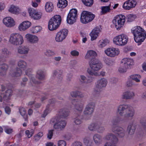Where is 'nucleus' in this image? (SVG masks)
I'll list each match as a JSON object with an SVG mask.
<instances>
[{"label":"nucleus","mask_w":146,"mask_h":146,"mask_svg":"<svg viewBox=\"0 0 146 146\" xmlns=\"http://www.w3.org/2000/svg\"><path fill=\"white\" fill-rule=\"evenodd\" d=\"M19 112L21 115L23 117L25 120H26L27 118V115L25 109L23 108H19Z\"/></svg>","instance_id":"obj_42"},{"label":"nucleus","mask_w":146,"mask_h":146,"mask_svg":"<svg viewBox=\"0 0 146 146\" xmlns=\"http://www.w3.org/2000/svg\"><path fill=\"white\" fill-rule=\"evenodd\" d=\"M137 124L133 121L130 123L127 127V131L129 134L131 135L134 133L136 128Z\"/></svg>","instance_id":"obj_21"},{"label":"nucleus","mask_w":146,"mask_h":146,"mask_svg":"<svg viewBox=\"0 0 146 146\" xmlns=\"http://www.w3.org/2000/svg\"><path fill=\"white\" fill-rule=\"evenodd\" d=\"M41 29V27L39 26L33 27L31 30L32 33H35L40 32Z\"/></svg>","instance_id":"obj_53"},{"label":"nucleus","mask_w":146,"mask_h":146,"mask_svg":"<svg viewBox=\"0 0 146 146\" xmlns=\"http://www.w3.org/2000/svg\"><path fill=\"white\" fill-rule=\"evenodd\" d=\"M83 3L86 6L91 7L93 4V0H82Z\"/></svg>","instance_id":"obj_52"},{"label":"nucleus","mask_w":146,"mask_h":146,"mask_svg":"<svg viewBox=\"0 0 146 146\" xmlns=\"http://www.w3.org/2000/svg\"><path fill=\"white\" fill-rule=\"evenodd\" d=\"M136 17L135 15L129 14L127 15L126 17L127 22H131L134 21Z\"/></svg>","instance_id":"obj_51"},{"label":"nucleus","mask_w":146,"mask_h":146,"mask_svg":"<svg viewBox=\"0 0 146 146\" xmlns=\"http://www.w3.org/2000/svg\"><path fill=\"white\" fill-rule=\"evenodd\" d=\"M1 54L3 56V58H0V61L4 60L5 58L8 57L11 54V52L7 49L3 48L1 50Z\"/></svg>","instance_id":"obj_25"},{"label":"nucleus","mask_w":146,"mask_h":146,"mask_svg":"<svg viewBox=\"0 0 146 146\" xmlns=\"http://www.w3.org/2000/svg\"><path fill=\"white\" fill-rule=\"evenodd\" d=\"M129 106L127 104H123L119 105L117 108V111L120 115L122 116L124 113V111L126 110Z\"/></svg>","instance_id":"obj_26"},{"label":"nucleus","mask_w":146,"mask_h":146,"mask_svg":"<svg viewBox=\"0 0 146 146\" xmlns=\"http://www.w3.org/2000/svg\"><path fill=\"white\" fill-rule=\"evenodd\" d=\"M3 22L7 27H11L15 24V23L13 19L10 17H7L4 18Z\"/></svg>","instance_id":"obj_22"},{"label":"nucleus","mask_w":146,"mask_h":146,"mask_svg":"<svg viewBox=\"0 0 146 146\" xmlns=\"http://www.w3.org/2000/svg\"><path fill=\"white\" fill-rule=\"evenodd\" d=\"M71 146H83L82 143L78 141H76L72 143Z\"/></svg>","instance_id":"obj_64"},{"label":"nucleus","mask_w":146,"mask_h":146,"mask_svg":"<svg viewBox=\"0 0 146 146\" xmlns=\"http://www.w3.org/2000/svg\"><path fill=\"white\" fill-rule=\"evenodd\" d=\"M135 113V110L132 107L129 106L126 110V113L124 114L125 117L132 118L134 116Z\"/></svg>","instance_id":"obj_24"},{"label":"nucleus","mask_w":146,"mask_h":146,"mask_svg":"<svg viewBox=\"0 0 146 146\" xmlns=\"http://www.w3.org/2000/svg\"><path fill=\"white\" fill-rule=\"evenodd\" d=\"M110 5L109 6H102L101 7V13L102 14H104L110 11Z\"/></svg>","instance_id":"obj_47"},{"label":"nucleus","mask_w":146,"mask_h":146,"mask_svg":"<svg viewBox=\"0 0 146 146\" xmlns=\"http://www.w3.org/2000/svg\"><path fill=\"white\" fill-rule=\"evenodd\" d=\"M77 10L75 9H72L70 10L67 18L68 23L72 24L75 22L77 18Z\"/></svg>","instance_id":"obj_11"},{"label":"nucleus","mask_w":146,"mask_h":146,"mask_svg":"<svg viewBox=\"0 0 146 146\" xmlns=\"http://www.w3.org/2000/svg\"><path fill=\"white\" fill-rule=\"evenodd\" d=\"M45 73L44 71L41 69H39L36 72V77L40 80H43L45 79Z\"/></svg>","instance_id":"obj_27"},{"label":"nucleus","mask_w":146,"mask_h":146,"mask_svg":"<svg viewBox=\"0 0 146 146\" xmlns=\"http://www.w3.org/2000/svg\"><path fill=\"white\" fill-rule=\"evenodd\" d=\"M50 105L48 104L47 105L45 110L44 111L43 114L42 115V117H45L50 112Z\"/></svg>","instance_id":"obj_56"},{"label":"nucleus","mask_w":146,"mask_h":146,"mask_svg":"<svg viewBox=\"0 0 146 146\" xmlns=\"http://www.w3.org/2000/svg\"><path fill=\"white\" fill-rule=\"evenodd\" d=\"M22 71L20 68H17L13 73V76L16 77L20 76L22 74Z\"/></svg>","instance_id":"obj_49"},{"label":"nucleus","mask_w":146,"mask_h":146,"mask_svg":"<svg viewBox=\"0 0 146 146\" xmlns=\"http://www.w3.org/2000/svg\"><path fill=\"white\" fill-rule=\"evenodd\" d=\"M95 108V104L94 102H89L86 106L83 112L84 115L86 117V119H89L93 113Z\"/></svg>","instance_id":"obj_9"},{"label":"nucleus","mask_w":146,"mask_h":146,"mask_svg":"<svg viewBox=\"0 0 146 146\" xmlns=\"http://www.w3.org/2000/svg\"><path fill=\"white\" fill-rule=\"evenodd\" d=\"M140 123L141 125L143 127V128H146V117H143L141 118L140 120Z\"/></svg>","instance_id":"obj_58"},{"label":"nucleus","mask_w":146,"mask_h":146,"mask_svg":"<svg viewBox=\"0 0 146 146\" xmlns=\"http://www.w3.org/2000/svg\"><path fill=\"white\" fill-rule=\"evenodd\" d=\"M134 39L137 43L143 42L146 38V33L140 27L137 26L133 28L131 30Z\"/></svg>","instance_id":"obj_2"},{"label":"nucleus","mask_w":146,"mask_h":146,"mask_svg":"<svg viewBox=\"0 0 146 146\" xmlns=\"http://www.w3.org/2000/svg\"><path fill=\"white\" fill-rule=\"evenodd\" d=\"M121 120V118L120 116H117L113 118L111 121L112 124V127H115V125L118 124Z\"/></svg>","instance_id":"obj_40"},{"label":"nucleus","mask_w":146,"mask_h":146,"mask_svg":"<svg viewBox=\"0 0 146 146\" xmlns=\"http://www.w3.org/2000/svg\"><path fill=\"white\" fill-rule=\"evenodd\" d=\"M105 138L106 140H110L113 143L108 142L106 143L104 146H115L114 144L117 143L118 141L117 137L112 133L108 134L105 136Z\"/></svg>","instance_id":"obj_13"},{"label":"nucleus","mask_w":146,"mask_h":146,"mask_svg":"<svg viewBox=\"0 0 146 146\" xmlns=\"http://www.w3.org/2000/svg\"><path fill=\"white\" fill-rule=\"evenodd\" d=\"M45 9L47 13H50L53 10L54 6L52 3L48 2L46 3L45 5Z\"/></svg>","instance_id":"obj_30"},{"label":"nucleus","mask_w":146,"mask_h":146,"mask_svg":"<svg viewBox=\"0 0 146 146\" xmlns=\"http://www.w3.org/2000/svg\"><path fill=\"white\" fill-rule=\"evenodd\" d=\"M80 81L82 83H84L86 82V83H91L92 81L94 79L93 78L91 77L89 78L87 80V82H86V78L84 76L81 75L80 76Z\"/></svg>","instance_id":"obj_35"},{"label":"nucleus","mask_w":146,"mask_h":146,"mask_svg":"<svg viewBox=\"0 0 146 146\" xmlns=\"http://www.w3.org/2000/svg\"><path fill=\"white\" fill-rule=\"evenodd\" d=\"M80 115L79 114L78 116L74 118V122L77 125H80L82 122V119L80 118Z\"/></svg>","instance_id":"obj_48"},{"label":"nucleus","mask_w":146,"mask_h":146,"mask_svg":"<svg viewBox=\"0 0 146 146\" xmlns=\"http://www.w3.org/2000/svg\"><path fill=\"white\" fill-rule=\"evenodd\" d=\"M28 76L29 77L30 80L35 84H39L41 83L40 81L36 80L32 74L29 73V75H28Z\"/></svg>","instance_id":"obj_54"},{"label":"nucleus","mask_w":146,"mask_h":146,"mask_svg":"<svg viewBox=\"0 0 146 146\" xmlns=\"http://www.w3.org/2000/svg\"><path fill=\"white\" fill-rule=\"evenodd\" d=\"M105 130V127L102 124L100 123H98L96 131L98 133H102Z\"/></svg>","instance_id":"obj_46"},{"label":"nucleus","mask_w":146,"mask_h":146,"mask_svg":"<svg viewBox=\"0 0 146 146\" xmlns=\"http://www.w3.org/2000/svg\"><path fill=\"white\" fill-rule=\"evenodd\" d=\"M121 62L122 64L118 68L119 71L121 73L126 72L127 70L130 68L133 64V60L127 58L123 59L121 61Z\"/></svg>","instance_id":"obj_5"},{"label":"nucleus","mask_w":146,"mask_h":146,"mask_svg":"<svg viewBox=\"0 0 146 146\" xmlns=\"http://www.w3.org/2000/svg\"><path fill=\"white\" fill-rule=\"evenodd\" d=\"M61 22V17L59 15H55L52 17L48 22V27L50 31L56 30L60 25Z\"/></svg>","instance_id":"obj_3"},{"label":"nucleus","mask_w":146,"mask_h":146,"mask_svg":"<svg viewBox=\"0 0 146 146\" xmlns=\"http://www.w3.org/2000/svg\"><path fill=\"white\" fill-rule=\"evenodd\" d=\"M68 5V1L66 0H58L57 6L59 8H64Z\"/></svg>","instance_id":"obj_36"},{"label":"nucleus","mask_w":146,"mask_h":146,"mask_svg":"<svg viewBox=\"0 0 146 146\" xmlns=\"http://www.w3.org/2000/svg\"><path fill=\"white\" fill-rule=\"evenodd\" d=\"M105 52L107 55L111 57H113L119 53V51L118 49L113 48H107L105 51Z\"/></svg>","instance_id":"obj_17"},{"label":"nucleus","mask_w":146,"mask_h":146,"mask_svg":"<svg viewBox=\"0 0 146 146\" xmlns=\"http://www.w3.org/2000/svg\"><path fill=\"white\" fill-rule=\"evenodd\" d=\"M9 11L11 13L17 14L19 13L20 9L18 7L12 5L9 9Z\"/></svg>","instance_id":"obj_31"},{"label":"nucleus","mask_w":146,"mask_h":146,"mask_svg":"<svg viewBox=\"0 0 146 146\" xmlns=\"http://www.w3.org/2000/svg\"><path fill=\"white\" fill-rule=\"evenodd\" d=\"M62 73V71L61 70H59L58 71L55 70L53 72V76L54 77L56 76L57 78L61 79L63 77Z\"/></svg>","instance_id":"obj_38"},{"label":"nucleus","mask_w":146,"mask_h":146,"mask_svg":"<svg viewBox=\"0 0 146 146\" xmlns=\"http://www.w3.org/2000/svg\"><path fill=\"white\" fill-rule=\"evenodd\" d=\"M68 31L66 29H61L58 32L55 38V41L57 42H62L67 36Z\"/></svg>","instance_id":"obj_12"},{"label":"nucleus","mask_w":146,"mask_h":146,"mask_svg":"<svg viewBox=\"0 0 146 146\" xmlns=\"http://www.w3.org/2000/svg\"><path fill=\"white\" fill-rule=\"evenodd\" d=\"M12 91L11 90L9 89L6 90L5 93L2 94L3 96V99L5 100H7L10 99V97L12 94Z\"/></svg>","instance_id":"obj_32"},{"label":"nucleus","mask_w":146,"mask_h":146,"mask_svg":"<svg viewBox=\"0 0 146 146\" xmlns=\"http://www.w3.org/2000/svg\"><path fill=\"white\" fill-rule=\"evenodd\" d=\"M113 42L115 44L122 46L126 44L128 41V38L124 34H121L116 36L113 39Z\"/></svg>","instance_id":"obj_6"},{"label":"nucleus","mask_w":146,"mask_h":146,"mask_svg":"<svg viewBox=\"0 0 146 146\" xmlns=\"http://www.w3.org/2000/svg\"><path fill=\"white\" fill-rule=\"evenodd\" d=\"M98 123H94L88 126V129L91 131H96Z\"/></svg>","instance_id":"obj_50"},{"label":"nucleus","mask_w":146,"mask_h":146,"mask_svg":"<svg viewBox=\"0 0 146 146\" xmlns=\"http://www.w3.org/2000/svg\"><path fill=\"white\" fill-rule=\"evenodd\" d=\"M136 3L134 0H128L123 4V8L126 10H129L131 8L134 7L136 5Z\"/></svg>","instance_id":"obj_20"},{"label":"nucleus","mask_w":146,"mask_h":146,"mask_svg":"<svg viewBox=\"0 0 146 146\" xmlns=\"http://www.w3.org/2000/svg\"><path fill=\"white\" fill-rule=\"evenodd\" d=\"M79 93V91H74L71 92L70 93V95L72 97L76 98L78 96V94Z\"/></svg>","instance_id":"obj_59"},{"label":"nucleus","mask_w":146,"mask_h":146,"mask_svg":"<svg viewBox=\"0 0 146 146\" xmlns=\"http://www.w3.org/2000/svg\"><path fill=\"white\" fill-rule=\"evenodd\" d=\"M66 123L64 120H61L59 119V121L57 123L54 124V127L57 130H61L64 128Z\"/></svg>","instance_id":"obj_19"},{"label":"nucleus","mask_w":146,"mask_h":146,"mask_svg":"<svg viewBox=\"0 0 146 146\" xmlns=\"http://www.w3.org/2000/svg\"><path fill=\"white\" fill-rule=\"evenodd\" d=\"M20 31H24L27 29V21H25L21 23L18 27Z\"/></svg>","instance_id":"obj_34"},{"label":"nucleus","mask_w":146,"mask_h":146,"mask_svg":"<svg viewBox=\"0 0 146 146\" xmlns=\"http://www.w3.org/2000/svg\"><path fill=\"white\" fill-rule=\"evenodd\" d=\"M89 64L90 69H88L87 70L88 74L92 76H99V74L98 71L102 68V63L98 60L93 59L89 62Z\"/></svg>","instance_id":"obj_1"},{"label":"nucleus","mask_w":146,"mask_h":146,"mask_svg":"<svg viewBox=\"0 0 146 146\" xmlns=\"http://www.w3.org/2000/svg\"><path fill=\"white\" fill-rule=\"evenodd\" d=\"M101 31L100 29L98 27L93 29L90 34L92 41L96 40L98 36Z\"/></svg>","instance_id":"obj_23"},{"label":"nucleus","mask_w":146,"mask_h":146,"mask_svg":"<svg viewBox=\"0 0 146 146\" xmlns=\"http://www.w3.org/2000/svg\"><path fill=\"white\" fill-rule=\"evenodd\" d=\"M72 103L74 106L75 109L78 111L79 113L82 112L84 108V104L82 103L79 102L78 100L76 99L73 100Z\"/></svg>","instance_id":"obj_16"},{"label":"nucleus","mask_w":146,"mask_h":146,"mask_svg":"<svg viewBox=\"0 0 146 146\" xmlns=\"http://www.w3.org/2000/svg\"><path fill=\"white\" fill-rule=\"evenodd\" d=\"M59 119L58 117L53 118L50 120V123L52 124L54 123H57V121L58 122V121H59Z\"/></svg>","instance_id":"obj_61"},{"label":"nucleus","mask_w":146,"mask_h":146,"mask_svg":"<svg viewBox=\"0 0 146 146\" xmlns=\"http://www.w3.org/2000/svg\"><path fill=\"white\" fill-rule=\"evenodd\" d=\"M111 130L119 138H122L125 135V131L122 127L119 126L112 127Z\"/></svg>","instance_id":"obj_15"},{"label":"nucleus","mask_w":146,"mask_h":146,"mask_svg":"<svg viewBox=\"0 0 146 146\" xmlns=\"http://www.w3.org/2000/svg\"><path fill=\"white\" fill-rule=\"evenodd\" d=\"M93 139L95 143L99 144L102 140V137L100 135L95 134L93 136Z\"/></svg>","instance_id":"obj_37"},{"label":"nucleus","mask_w":146,"mask_h":146,"mask_svg":"<svg viewBox=\"0 0 146 146\" xmlns=\"http://www.w3.org/2000/svg\"><path fill=\"white\" fill-rule=\"evenodd\" d=\"M9 41L12 44L17 46L23 44L24 40L23 36L21 35L14 33L11 35Z\"/></svg>","instance_id":"obj_4"},{"label":"nucleus","mask_w":146,"mask_h":146,"mask_svg":"<svg viewBox=\"0 0 146 146\" xmlns=\"http://www.w3.org/2000/svg\"><path fill=\"white\" fill-rule=\"evenodd\" d=\"M108 82L106 79L103 78L98 80L94 89V92L99 93L101 91V89L106 87Z\"/></svg>","instance_id":"obj_14"},{"label":"nucleus","mask_w":146,"mask_h":146,"mask_svg":"<svg viewBox=\"0 0 146 146\" xmlns=\"http://www.w3.org/2000/svg\"><path fill=\"white\" fill-rule=\"evenodd\" d=\"M135 96L134 91L128 90L123 92L121 95V98L124 100H130L133 99Z\"/></svg>","instance_id":"obj_18"},{"label":"nucleus","mask_w":146,"mask_h":146,"mask_svg":"<svg viewBox=\"0 0 146 146\" xmlns=\"http://www.w3.org/2000/svg\"><path fill=\"white\" fill-rule=\"evenodd\" d=\"M18 52L19 53L22 54H25L27 52V45L23 46L22 47H20L18 49Z\"/></svg>","instance_id":"obj_41"},{"label":"nucleus","mask_w":146,"mask_h":146,"mask_svg":"<svg viewBox=\"0 0 146 146\" xmlns=\"http://www.w3.org/2000/svg\"><path fill=\"white\" fill-rule=\"evenodd\" d=\"M54 130H50L48 131L47 134V138L49 139H51L53 135Z\"/></svg>","instance_id":"obj_60"},{"label":"nucleus","mask_w":146,"mask_h":146,"mask_svg":"<svg viewBox=\"0 0 146 146\" xmlns=\"http://www.w3.org/2000/svg\"><path fill=\"white\" fill-rule=\"evenodd\" d=\"M66 145V142L64 140H61L58 141V146H65Z\"/></svg>","instance_id":"obj_63"},{"label":"nucleus","mask_w":146,"mask_h":146,"mask_svg":"<svg viewBox=\"0 0 146 146\" xmlns=\"http://www.w3.org/2000/svg\"><path fill=\"white\" fill-rule=\"evenodd\" d=\"M95 17V15L91 12L83 11L81 15L80 21L83 24H87L92 21Z\"/></svg>","instance_id":"obj_8"},{"label":"nucleus","mask_w":146,"mask_h":146,"mask_svg":"<svg viewBox=\"0 0 146 146\" xmlns=\"http://www.w3.org/2000/svg\"><path fill=\"white\" fill-rule=\"evenodd\" d=\"M130 77L132 80L135 81L137 82H140V79L141 78V76L138 74L132 75L130 76Z\"/></svg>","instance_id":"obj_44"},{"label":"nucleus","mask_w":146,"mask_h":146,"mask_svg":"<svg viewBox=\"0 0 146 146\" xmlns=\"http://www.w3.org/2000/svg\"><path fill=\"white\" fill-rule=\"evenodd\" d=\"M29 16L34 20H38L40 19L42 16L41 11H38L33 8H30L28 9Z\"/></svg>","instance_id":"obj_10"},{"label":"nucleus","mask_w":146,"mask_h":146,"mask_svg":"<svg viewBox=\"0 0 146 146\" xmlns=\"http://www.w3.org/2000/svg\"><path fill=\"white\" fill-rule=\"evenodd\" d=\"M59 114L61 118H65L69 116V112L67 109L64 108L60 110Z\"/></svg>","instance_id":"obj_28"},{"label":"nucleus","mask_w":146,"mask_h":146,"mask_svg":"<svg viewBox=\"0 0 146 146\" xmlns=\"http://www.w3.org/2000/svg\"><path fill=\"white\" fill-rule=\"evenodd\" d=\"M125 17L122 15H117L114 17L113 23L117 30H119L123 26L125 21Z\"/></svg>","instance_id":"obj_7"},{"label":"nucleus","mask_w":146,"mask_h":146,"mask_svg":"<svg viewBox=\"0 0 146 146\" xmlns=\"http://www.w3.org/2000/svg\"><path fill=\"white\" fill-rule=\"evenodd\" d=\"M108 40L107 39H102L100 40L98 43V46L100 48L105 46L109 43Z\"/></svg>","instance_id":"obj_39"},{"label":"nucleus","mask_w":146,"mask_h":146,"mask_svg":"<svg viewBox=\"0 0 146 146\" xmlns=\"http://www.w3.org/2000/svg\"><path fill=\"white\" fill-rule=\"evenodd\" d=\"M19 68L25 70L27 66V63L24 61L21 60L18 61L17 64Z\"/></svg>","instance_id":"obj_45"},{"label":"nucleus","mask_w":146,"mask_h":146,"mask_svg":"<svg viewBox=\"0 0 146 146\" xmlns=\"http://www.w3.org/2000/svg\"><path fill=\"white\" fill-rule=\"evenodd\" d=\"M84 142L86 146H92V141L90 137H86L84 139Z\"/></svg>","instance_id":"obj_43"},{"label":"nucleus","mask_w":146,"mask_h":146,"mask_svg":"<svg viewBox=\"0 0 146 146\" xmlns=\"http://www.w3.org/2000/svg\"><path fill=\"white\" fill-rule=\"evenodd\" d=\"M38 37L34 35L28 34V40L31 44H36L38 41Z\"/></svg>","instance_id":"obj_29"},{"label":"nucleus","mask_w":146,"mask_h":146,"mask_svg":"<svg viewBox=\"0 0 146 146\" xmlns=\"http://www.w3.org/2000/svg\"><path fill=\"white\" fill-rule=\"evenodd\" d=\"M43 135V133L42 132H39L37 134L34 136L35 140L36 141L39 140L40 138Z\"/></svg>","instance_id":"obj_57"},{"label":"nucleus","mask_w":146,"mask_h":146,"mask_svg":"<svg viewBox=\"0 0 146 146\" xmlns=\"http://www.w3.org/2000/svg\"><path fill=\"white\" fill-rule=\"evenodd\" d=\"M135 85L134 82L131 80H129L126 83V85L128 87H131Z\"/></svg>","instance_id":"obj_62"},{"label":"nucleus","mask_w":146,"mask_h":146,"mask_svg":"<svg viewBox=\"0 0 146 146\" xmlns=\"http://www.w3.org/2000/svg\"><path fill=\"white\" fill-rule=\"evenodd\" d=\"M97 55L96 52L92 50H88L85 57L86 59H88L91 58H93Z\"/></svg>","instance_id":"obj_33"},{"label":"nucleus","mask_w":146,"mask_h":146,"mask_svg":"<svg viewBox=\"0 0 146 146\" xmlns=\"http://www.w3.org/2000/svg\"><path fill=\"white\" fill-rule=\"evenodd\" d=\"M44 54L46 56L50 57L54 55L55 53L51 50L48 49L46 50Z\"/></svg>","instance_id":"obj_55"}]
</instances>
